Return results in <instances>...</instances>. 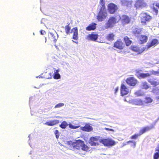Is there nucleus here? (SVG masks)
Segmentation results:
<instances>
[{"label": "nucleus", "mask_w": 159, "mask_h": 159, "mask_svg": "<svg viewBox=\"0 0 159 159\" xmlns=\"http://www.w3.org/2000/svg\"><path fill=\"white\" fill-rule=\"evenodd\" d=\"M142 71L141 70H137L135 71V75L139 79L149 77L152 75H156L159 74L158 71H155L153 70H150L148 72L146 73H142Z\"/></svg>", "instance_id": "nucleus-1"}, {"label": "nucleus", "mask_w": 159, "mask_h": 159, "mask_svg": "<svg viewBox=\"0 0 159 159\" xmlns=\"http://www.w3.org/2000/svg\"><path fill=\"white\" fill-rule=\"evenodd\" d=\"M69 143V144H72L74 148L78 150L87 151L89 149L88 147L85 144L84 142L80 140H76L73 142L70 141Z\"/></svg>", "instance_id": "nucleus-2"}, {"label": "nucleus", "mask_w": 159, "mask_h": 159, "mask_svg": "<svg viewBox=\"0 0 159 159\" xmlns=\"http://www.w3.org/2000/svg\"><path fill=\"white\" fill-rule=\"evenodd\" d=\"M121 20L120 15H117L116 17L112 16L110 17L106 24V28L112 27L115 24L119 22Z\"/></svg>", "instance_id": "nucleus-3"}, {"label": "nucleus", "mask_w": 159, "mask_h": 159, "mask_svg": "<svg viewBox=\"0 0 159 159\" xmlns=\"http://www.w3.org/2000/svg\"><path fill=\"white\" fill-rule=\"evenodd\" d=\"M140 18L141 23L144 25L149 22L152 19V17L147 13H142L140 14Z\"/></svg>", "instance_id": "nucleus-4"}, {"label": "nucleus", "mask_w": 159, "mask_h": 159, "mask_svg": "<svg viewBox=\"0 0 159 159\" xmlns=\"http://www.w3.org/2000/svg\"><path fill=\"white\" fill-rule=\"evenodd\" d=\"M107 16V14L106 9H100L97 16V19L99 21H102L106 19Z\"/></svg>", "instance_id": "nucleus-5"}, {"label": "nucleus", "mask_w": 159, "mask_h": 159, "mask_svg": "<svg viewBox=\"0 0 159 159\" xmlns=\"http://www.w3.org/2000/svg\"><path fill=\"white\" fill-rule=\"evenodd\" d=\"M101 143L107 147H111L115 145L116 144L115 141L110 139H102Z\"/></svg>", "instance_id": "nucleus-6"}, {"label": "nucleus", "mask_w": 159, "mask_h": 159, "mask_svg": "<svg viewBox=\"0 0 159 159\" xmlns=\"http://www.w3.org/2000/svg\"><path fill=\"white\" fill-rule=\"evenodd\" d=\"M102 139H100L98 137H92L89 140L90 144L92 146H96L98 145L99 143H101Z\"/></svg>", "instance_id": "nucleus-7"}, {"label": "nucleus", "mask_w": 159, "mask_h": 159, "mask_svg": "<svg viewBox=\"0 0 159 159\" xmlns=\"http://www.w3.org/2000/svg\"><path fill=\"white\" fill-rule=\"evenodd\" d=\"M69 126V127L71 129H76L80 127V126L78 124H77L76 126H74L72 124H68L65 121H63L59 125L60 127L62 129H65L67 126Z\"/></svg>", "instance_id": "nucleus-8"}, {"label": "nucleus", "mask_w": 159, "mask_h": 159, "mask_svg": "<svg viewBox=\"0 0 159 159\" xmlns=\"http://www.w3.org/2000/svg\"><path fill=\"white\" fill-rule=\"evenodd\" d=\"M153 126H147L145 127L140 130L139 134H135L132 136L131 137V139H136L138 138V136H140L145 132L152 129L153 128Z\"/></svg>", "instance_id": "nucleus-9"}, {"label": "nucleus", "mask_w": 159, "mask_h": 159, "mask_svg": "<svg viewBox=\"0 0 159 159\" xmlns=\"http://www.w3.org/2000/svg\"><path fill=\"white\" fill-rule=\"evenodd\" d=\"M113 47L119 50H122L125 47V45L120 39H119L114 42Z\"/></svg>", "instance_id": "nucleus-10"}, {"label": "nucleus", "mask_w": 159, "mask_h": 159, "mask_svg": "<svg viewBox=\"0 0 159 159\" xmlns=\"http://www.w3.org/2000/svg\"><path fill=\"white\" fill-rule=\"evenodd\" d=\"M118 9V7L117 6L113 3H110L108 5V10L111 14H114Z\"/></svg>", "instance_id": "nucleus-11"}, {"label": "nucleus", "mask_w": 159, "mask_h": 159, "mask_svg": "<svg viewBox=\"0 0 159 159\" xmlns=\"http://www.w3.org/2000/svg\"><path fill=\"white\" fill-rule=\"evenodd\" d=\"M128 102L129 103L137 106L144 105L143 101L139 98L131 99L129 100Z\"/></svg>", "instance_id": "nucleus-12"}, {"label": "nucleus", "mask_w": 159, "mask_h": 159, "mask_svg": "<svg viewBox=\"0 0 159 159\" xmlns=\"http://www.w3.org/2000/svg\"><path fill=\"white\" fill-rule=\"evenodd\" d=\"M159 42L158 40L157 39H153L149 43H147L146 45L147 48L146 49L148 50L149 48L152 47H155L157 45Z\"/></svg>", "instance_id": "nucleus-13"}, {"label": "nucleus", "mask_w": 159, "mask_h": 159, "mask_svg": "<svg viewBox=\"0 0 159 159\" xmlns=\"http://www.w3.org/2000/svg\"><path fill=\"white\" fill-rule=\"evenodd\" d=\"M138 41L140 44L146 43L148 39V36L144 35H139L138 37Z\"/></svg>", "instance_id": "nucleus-14"}, {"label": "nucleus", "mask_w": 159, "mask_h": 159, "mask_svg": "<svg viewBox=\"0 0 159 159\" xmlns=\"http://www.w3.org/2000/svg\"><path fill=\"white\" fill-rule=\"evenodd\" d=\"M73 34L72 38L73 39L77 40L79 38L78 29L76 27L73 28L71 30V32Z\"/></svg>", "instance_id": "nucleus-15"}, {"label": "nucleus", "mask_w": 159, "mask_h": 159, "mask_svg": "<svg viewBox=\"0 0 159 159\" xmlns=\"http://www.w3.org/2000/svg\"><path fill=\"white\" fill-rule=\"evenodd\" d=\"M130 49L132 51L137 52L138 54H140L145 50L146 48L140 49L138 46H132L130 47Z\"/></svg>", "instance_id": "nucleus-16"}, {"label": "nucleus", "mask_w": 159, "mask_h": 159, "mask_svg": "<svg viewBox=\"0 0 159 159\" xmlns=\"http://www.w3.org/2000/svg\"><path fill=\"white\" fill-rule=\"evenodd\" d=\"M129 92V89L124 84H122L121 86V93L122 96L127 94Z\"/></svg>", "instance_id": "nucleus-17"}, {"label": "nucleus", "mask_w": 159, "mask_h": 159, "mask_svg": "<svg viewBox=\"0 0 159 159\" xmlns=\"http://www.w3.org/2000/svg\"><path fill=\"white\" fill-rule=\"evenodd\" d=\"M121 20L122 23L124 25L129 23L130 21V18L128 16L125 15L122 16Z\"/></svg>", "instance_id": "nucleus-18"}, {"label": "nucleus", "mask_w": 159, "mask_h": 159, "mask_svg": "<svg viewBox=\"0 0 159 159\" xmlns=\"http://www.w3.org/2000/svg\"><path fill=\"white\" fill-rule=\"evenodd\" d=\"M98 34L92 33L89 34L87 37L88 40H90L93 41H95L98 38Z\"/></svg>", "instance_id": "nucleus-19"}, {"label": "nucleus", "mask_w": 159, "mask_h": 159, "mask_svg": "<svg viewBox=\"0 0 159 159\" xmlns=\"http://www.w3.org/2000/svg\"><path fill=\"white\" fill-rule=\"evenodd\" d=\"M80 129L84 131L89 132L93 130L92 127L89 124H86L84 127H81Z\"/></svg>", "instance_id": "nucleus-20"}, {"label": "nucleus", "mask_w": 159, "mask_h": 159, "mask_svg": "<svg viewBox=\"0 0 159 159\" xmlns=\"http://www.w3.org/2000/svg\"><path fill=\"white\" fill-rule=\"evenodd\" d=\"M96 25L95 23L92 22L86 28V30L87 31L94 30L96 28Z\"/></svg>", "instance_id": "nucleus-21"}, {"label": "nucleus", "mask_w": 159, "mask_h": 159, "mask_svg": "<svg viewBox=\"0 0 159 159\" xmlns=\"http://www.w3.org/2000/svg\"><path fill=\"white\" fill-rule=\"evenodd\" d=\"M49 38L51 41L53 42L54 43H56L57 38V34L50 33V36Z\"/></svg>", "instance_id": "nucleus-22"}, {"label": "nucleus", "mask_w": 159, "mask_h": 159, "mask_svg": "<svg viewBox=\"0 0 159 159\" xmlns=\"http://www.w3.org/2000/svg\"><path fill=\"white\" fill-rule=\"evenodd\" d=\"M144 4L145 3L143 0H137L135 6L137 8H139L144 6Z\"/></svg>", "instance_id": "nucleus-23"}, {"label": "nucleus", "mask_w": 159, "mask_h": 159, "mask_svg": "<svg viewBox=\"0 0 159 159\" xmlns=\"http://www.w3.org/2000/svg\"><path fill=\"white\" fill-rule=\"evenodd\" d=\"M59 122V121L58 120H50L48 121L45 123L44 124L47 125L52 126L56 124H58Z\"/></svg>", "instance_id": "nucleus-24"}, {"label": "nucleus", "mask_w": 159, "mask_h": 159, "mask_svg": "<svg viewBox=\"0 0 159 159\" xmlns=\"http://www.w3.org/2000/svg\"><path fill=\"white\" fill-rule=\"evenodd\" d=\"M153 158V159H159V145L155 149Z\"/></svg>", "instance_id": "nucleus-25"}, {"label": "nucleus", "mask_w": 159, "mask_h": 159, "mask_svg": "<svg viewBox=\"0 0 159 159\" xmlns=\"http://www.w3.org/2000/svg\"><path fill=\"white\" fill-rule=\"evenodd\" d=\"M115 35L113 33H110L108 34L106 37V39L108 41H113L114 39Z\"/></svg>", "instance_id": "nucleus-26"}, {"label": "nucleus", "mask_w": 159, "mask_h": 159, "mask_svg": "<svg viewBox=\"0 0 159 159\" xmlns=\"http://www.w3.org/2000/svg\"><path fill=\"white\" fill-rule=\"evenodd\" d=\"M123 40L126 45L127 46H129L132 43V41L129 39V38L127 36H125L124 37Z\"/></svg>", "instance_id": "nucleus-27"}, {"label": "nucleus", "mask_w": 159, "mask_h": 159, "mask_svg": "<svg viewBox=\"0 0 159 159\" xmlns=\"http://www.w3.org/2000/svg\"><path fill=\"white\" fill-rule=\"evenodd\" d=\"M127 84L129 86H134L137 83V80H125Z\"/></svg>", "instance_id": "nucleus-28"}, {"label": "nucleus", "mask_w": 159, "mask_h": 159, "mask_svg": "<svg viewBox=\"0 0 159 159\" xmlns=\"http://www.w3.org/2000/svg\"><path fill=\"white\" fill-rule=\"evenodd\" d=\"M152 99L151 98L148 97H146L143 101L144 105V104H146L147 105H148L152 103Z\"/></svg>", "instance_id": "nucleus-29"}, {"label": "nucleus", "mask_w": 159, "mask_h": 159, "mask_svg": "<svg viewBox=\"0 0 159 159\" xmlns=\"http://www.w3.org/2000/svg\"><path fill=\"white\" fill-rule=\"evenodd\" d=\"M65 30L66 33L68 34L70 33V31L71 30V27L70 25V24H68L66 25L65 27Z\"/></svg>", "instance_id": "nucleus-30"}, {"label": "nucleus", "mask_w": 159, "mask_h": 159, "mask_svg": "<svg viewBox=\"0 0 159 159\" xmlns=\"http://www.w3.org/2000/svg\"><path fill=\"white\" fill-rule=\"evenodd\" d=\"M134 94L137 97L142 96L144 95V93L141 90H138L134 93Z\"/></svg>", "instance_id": "nucleus-31"}, {"label": "nucleus", "mask_w": 159, "mask_h": 159, "mask_svg": "<svg viewBox=\"0 0 159 159\" xmlns=\"http://www.w3.org/2000/svg\"><path fill=\"white\" fill-rule=\"evenodd\" d=\"M142 31V29H135L133 31V33L135 35L139 34L141 33Z\"/></svg>", "instance_id": "nucleus-32"}, {"label": "nucleus", "mask_w": 159, "mask_h": 159, "mask_svg": "<svg viewBox=\"0 0 159 159\" xmlns=\"http://www.w3.org/2000/svg\"><path fill=\"white\" fill-rule=\"evenodd\" d=\"M149 82L153 86H156L159 84V82L158 81H155V80H149Z\"/></svg>", "instance_id": "nucleus-33"}, {"label": "nucleus", "mask_w": 159, "mask_h": 159, "mask_svg": "<svg viewBox=\"0 0 159 159\" xmlns=\"http://www.w3.org/2000/svg\"><path fill=\"white\" fill-rule=\"evenodd\" d=\"M100 4L102 6L100 9H104L105 8V1L104 0H100Z\"/></svg>", "instance_id": "nucleus-34"}, {"label": "nucleus", "mask_w": 159, "mask_h": 159, "mask_svg": "<svg viewBox=\"0 0 159 159\" xmlns=\"http://www.w3.org/2000/svg\"><path fill=\"white\" fill-rule=\"evenodd\" d=\"M64 104L62 103H59L57 104L54 107L55 108H57L62 107L64 106Z\"/></svg>", "instance_id": "nucleus-35"}, {"label": "nucleus", "mask_w": 159, "mask_h": 159, "mask_svg": "<svg viewBox=\"0 0 159 159\" xmlns=\"http://www.w3.org/2000/svg\"><path fill=\"white\" fill-rule=\"evenodd\" d=\"M142 85L143 86V88L145 89H147L149 87L147 83L145 82L143 83Z\"/></svg>", "instance_id": "nucleus-36"}, {"label": "nucleus", "mask_w": 159, "mask_h": 159, "mask_svg": "<svg viewBox=\"0 0 159 159\" xmlns=\"http://www.w3.org/2000/svg\"><path fill=\"white\" fill-rule=\"evenodd\" d=\"M53 78L55 79H58L60 78V75L59 73L54 74Z\"/></svg>", "instance_id": "nucleus-37"}, {"label": "nucleus", "mask_w": 159, "mask_h": 159, "mask_svg": "<svg viewBox=\"0 0 159 159\" xmlns=\"http://www.w3.org/2000/svg\"><path fill=\"white\" fill-rule=\"evenodd\" d=\"M133 143V144H131V146L133 147V148H135L136 145V142L135 141H129L127 142V143Z\"/></svg>", "instance_id": "nucleus-38"}, {"label": "nucleus", "mask_w": 159, "mask_h": 159, "mask_svg": "<svg viewBox=\"0 0 159 159\" xmlns=\"http://www.w3.org/2000/svg\"><path fill=\"white\" fill-rule=\"evenodd\" d=\"M49 75L50 76H51V77H50V78H47V79H51L52 78V74L51 73H49ZM37 78H39V79H45V78L41 76V75H39V76H37L36 77ZM45 79H47V78H45Z\"/></svg>", "instance_id": "nucleus-39"}, {"label": "nucleus", "mask_w": 159, "mask_h": 159, "mask_svg": "<svg viewBox=\"0 0 159 159\" xmlns=\"http://www.w3.org/2000/svg\"><path fill=\"white\" fill-rule=\"evenodd\" d=\"M54 133L56 135V137L57 139H58L59 137L58 135L59 131L58 130H56L54 131Z\"/></svg>", "instance_id": "nucleus-40"}, {"label": "nucleus", "mask_w": 159, "mask_h": 159, "mask_svg": "<svg viewBox=\"0 0 159 159\" xmlns=\"http://www.w3.org/2000/svg\"><path fill=\"white\" fill-rule=\"evenodd\" d=\"M40 34L42 35H44L46 34V32L43 30H41L40 31Z\"/></svg>", "instance_id": "nucleus-41"}, {"label": "nucleus", "mask_w": 159, "mask_h": 159, "mask_svg": "<svg viewBox=\"0 0 159 159\" xmlns=\"http://www.w3.org/2000/svg\"><path fill=\"white\" fill-rule=\"evenodd\" d=\"M119 90V88L118 87H116L115 90V93L116 94Z\"/></svg>", "instance_id": "nucleus-42"}, {"label": "nucleus", "mask_w": 159, "mask_h": 159, "mask_svg": "<svg viewBox=\"0 0 159 159\" xmlns=\"http://www.w3.org/2000/svg\"><path fill=\"white\" fill-rule=\"evenodd\" d=\"M105 129L107 130H109L111 131H113V130L112 129H110L107 128H105Z\"/></svg>", "instance_id": "nucleus-43"}, {"label": "nucleus", "mask_w": 159, "mask_h": 159, "mask_svg": "<svg viewBox=\"0 0 159 159\" xmlns=\"http://www.w3.org/2000/svg\"><path fill=\"white\" fill-rule=\"evenodd\" d=\"M77 124H78L79 125V126H80V124L79 123H76L75 122H73V124H72L74 126H76V125Z\"/></svg>", "instance_id": "nucleus-44"}, {"label": "nucleus", "mask_w": 159, "mask_h": 159, "mask_svg": "<svg viewBox=\"0 0 159 159\" xmlns=\"http://www.w3.org/2000/svg\"><path fill=\"white\" fill-rule=\"evenodd\" d=\"M156 97L158 99H159V91L157 93V96Z\"/></svg>", "instance_id": "nucleus-45"}, {"label": "nucleus", "mask_w": 159, "mask_h": 159, "mask_svg": "<svg viewBox=\"0 0 159 159\" xmlns=\"http://www.w3.org/2000/svg\"><path fill=\"white\" fill-rule=\"evenodd\" d=\"M156 6L159 8V2L156 3Z\"/></svg>", "instance_id": "nucleus-46"}, {"label": "nucleus", "mask_w": 159, "mask_h": 159, "mask_svg": "<svg viewBox=\"0 0 159 159\" xmlns=\"http://www.w3.org/2000/svg\"><path fill=\"white\" fill-rule=\"evenodd\" d=\"M128 144L127 142L126 143H123V146H125L127 145V144Z\"/></svg>", "instance_id": "nucleus-47"}, {"label": "nucleus", "mask_w": 159, "mask_h": 159, "mask_svg": "<svg viewBox=\"0 0 159 159\" xmlns=\"http://www.w3.org/2000/svg\"><path fill=\"white\" fill-rule=\"evenodd\" d=\"M127 80H134V79L133 77H131V78H127Z\"/></svg>", "instance_id": "nucleus-48"}, {"label": "nucleus", "mask_w": 159, "mask_h": 159, "mask_svg": "<svg viewBox=\"0 0 159 159\" xmlns=\"http://www.w3.org/2000/svg\"><path fill=\"white\" fill-rule=\"evenodd\" d=\"M59 72V70H56V72L54 73V74H57L58 73V72Z\"/></svg>", "instance_id": "nucleus-49"}, {"label": "nucleus", "mask_w": 159, "mask_h": 159, "mask_svg": "<svg viewBox=\"0 0 159 159\" xmlns=\"http://www.w3.org/2000/svg\"><path fill=\"white\" fill-rule=\"evenodd\" d=\"M60 117L58 116H56V118H60Z\"/></svg>", "instance_id": "nucleus-50"}, {"label": "nucleus", "mask_w": 159, "mask_h": 159, "mask_svg": "<svg viewBox=\"0 0 159 159\" xmlns=\"http://www.w3.org/2000/svg\"><path fill=\"white\" fill-rule=\"evenodd\" d=\"M158 28H159V22H158Z\"/></svg>", "instance_id": "nucleus-51"}, {"label": "nucleus", "mask_w": 159, "mask_h": 159, "mask_svg": "<svg viewBox=\"0 0 159 159\" xmlns=\"http://www.w3.org/2000/svg\"><path fill=\"white\" fill-rule=\"evenodd\" d=\"M125 101V102H127L126 100V99H125V100H124Z\"/></svg>", "instance_id": "nucleus-52"}]
</instances>
